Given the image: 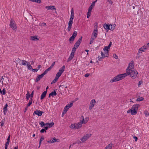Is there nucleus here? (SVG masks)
Here are the masks:
<instances>
[{
    "label": "nucleus",
    "mask_w": 149,
    "mask_h": 149,
    "mask_svg": "<svg viewBox=\"0 0 149 149\" xmlns=\"http://www.w3.org/2000/svg\"><path fill=\"white\" fill-rule=\"evenodd\" d=\"M143 83V81L142 80H141L139 81V83L138 84V87H139Z\"/></svg>",
    "instance_id": "55"
},
{
    "label": "nucleus",
    "mask_w": 149,
    "mask_h": 149,
    "mask_svg": "<svg viewBox=\"0 0 149 149\" xmlns=\"http://www.w3.org/2000/svg\"><path fill=\"white\" fill-rule=\"evenodd\" d=\"M26 99L28 100L29 99V97H30L29 93V92H27V93L26 94Z\"/></svg>",
    "instance_id": "38"
},
{
    "label": "nucleus",
    "mask_w": 149,
    "mask_h": 149,
    "mask_svg": "<svg viewBox=\"0 0 149 149\" xmlns=\"http://www.w3.org/2000/svg\"><path fill=\"white\" fill-rule=\"evenodd\" d=\"M55 63V62H53L52 63V64L51 65L49 68H50V69L51 70L53 68V66L54 65Z\"/></svg>",
    "instance_id": "50"
},
{
    "label": "nucleus",
    "mask_w": 149,
    "mask_h": 149,
    "mask_svg": "<svg viewBox=\"0 0 149 149\" xmlns=\"http://www.w3.org/2000/svg\"><path fill=\"white\" fill-rule=\"evenodd\" d=\"M97 1V0H96L95 1H93L91 3V6H90L88 9H90L91 10H92L93 6H95V3Z\"/></svg>",
    "instance_id": "24"
},
{
    "label": "nucleus",
    "mask_w": 149,
    "mask_h": 149,
    "mask_svg": "<svg viewBox=\"0 0 149 149\" xmlns=\"http://www.w3.org/2000/svg\"><path fill=\"white\" fill-rule=\"evenodd\" d=\"M30 39L32 40H38L39 39V38H37V36H31Z\"/></svg>",
    "instance_id": "20"
},
{
    "label": "nucleus",
    "mask_w": 149,
    "mask_h": 149,
    "mask_svg": "<svg viewBox=\"0 0 149 149\" xmlns=\"http://www.w3.org/2000/svg\"><path fill=\"white\" fill-rule=\"evenodd\" d=\"M110 24H105L103 26L104 29H105L109 30L110 29Z\"/></svg>",
    "instance_id": "22"
},
{
    "label": "nucleus",
    "mask_w": 149,
    "mask_h": 149,
    "mask_svg": "<svg viewBox=\"0 0 149 149\" xmlns=\"http://www.w3.org/2000/svg\"><path fill=\"white\" fill-rule=\"evenodd\" d=\"M104 54L106 57H108L109 56V50L104 51Z\"/></svg>",
    "instance_id": "40"
},
{
    "label": "nucleus",
    "mask_w": 149,
    "mask_h": 149,
    "mask_svg": "<svg viewBox=\"0 0 149 149\" xmlns=\"http://www.w3.org/2000/svg\"><path fill=\"white\" fill-rule=\"evenodd\" d=\"M57 139H56L55 137H54L53 138V139L52 140V142L53 143L55 142L57 140Z\"/></svg>",
    "instance_id": "53"
},
{
    "label": "nucleus",
    "mask_w": 149,
    "mask_h": 149,
    "mask_svg": "<svg viewBox=\"0 0 149 149\" xmlns=\"http://www.w3.org/2000/svg\"><path fill=\"white\" fill-rule=\"evenodd\" d=\"M58 78L57 77H56L52 81L51 83V84H52L54 83H55L57 81Z\"/></svg>",
    "instance_id": "34"
},
{
    "label": "nucleus",
    "mask_w": 149,
    "mask_h": 149,
    "mask_svg": "<svg viewBox=\"0 0 149 149\" xmlns=\"http://www.w3.org/2000/svg\"><path fill=\"white\" fill-rule=\"evenodd\" d=\"M74 39V31L73 32L72 36L70 37L69 39V40L70 43L72 42Z\"/></svg>",
    "instance_id": "18"
},
{
    "label": "nucleus",
    "mask_w": 149,
    "mask_h": 149,
    "mask_svg": "<svg viewBox=\"0 0 149 149\" xmlns=\"http://www.w3.org/2000/svg\"><path fill=\"white\" fill-rule=\"evenodd\" d=\"M1 93L3 95H5L6 94V91L4 88L3 89L2 91V93Z\"/></svg>",
    "instance_id": "47"
},
{
    "label": "nucleus",
    "mask_w": 149,
    "mask_h": 149,
    "mask_svg": "<svg viewBox=\"0 0 149 149\" xmlns=\"http://www.w3.org/2000/svg\"><path fill=\"white\" fill-rule=\"evenodd\" d=\"M144 99L143 97L139 96L136 99V101L137 102L142 101L144 100Z\"/></svg>",
    "instance_id": "30"
},
{
    "label": "nucleus",
    "mask_w": 149,
    "mask_h": 149,
    "mask_svg": "<svg viewBox=\"0 0 149 149\" xmlns=\"http://www.w3.org/2000/svg\"><path fill=\"white\" fill-rule=\"evenodd\" d=\"M40 25L41 26H46V23L44 22H43L41 23H40Z\"/></svg>",
    "instance_id": "46"
},
{
    "label": "nucleus",
    "mask_w": 149,
    "mask_h": 149,
    "mask_svg": "<svg viewBox=\"0 0 149 149\" xmlns=\"http://www.w3.org/2000/svg\"><path fill=\"white\" fill-rule=\"evenodd\" d=\"M16 61L18 62L20 64H22L23 65H26V63H27V62L26 61L23 60H21L19 58H18L16 60Z\"/></svg>",
    "instance_id": "11"
},
{
    "label": "nucleus",
    "mask_w": 149,
    "mask_h": 149,
    "mask_svg": "<svg viewBox=\"0 0 149 149\" xmlns=\"http://www.w3.org/2000/svg\"><path fill=\"white\" fill-rule=\"evenodd\" d=\"M139 52L138 53H137V56H136V58H139V57L140 56V53H141V52H140V51H139Z\"/></svg>",
    "instance_id": "44"
},
{
    "label": "nucleus",
    "mask_w": 149,
    "mask_h": 149,
    "mask_svg": "<svg viewBox=\"0 0 149 149\" xmlns=\"http://www.w3.org/2000/svg\"><path fill=\"white\" fill-rule=\"evenodd\" d=\"M144 113L146 116L148 117L149 116V112H148V111H146Z\"/></svg>",
    "instance_id": "49"
},
{
    "label": "nucleus",
    "mask_w": 149,
    "mask_h": 149,
    "mask_svg": "<svg viewBox=\"0 0 149 149\" xmlns=\"http://www.w3.org/2000/svg\"><path fill=\"white\" fill-rule=\"evenodd\" d=\"M140 105L138 104H136L134 105H133L131 108V109L135 110L136 111H138V108L139 107Z\"/></svg>",
    "instance_id": "14"
},
{
    "label": "nucleus",
    "mask_w": 149,
    "mask_h": 149,
    "mask_svg": "<svg viewBox=\"0 0 149 149\" xmlns=\"http://www.w3.org/2000/svg\"><path fill=\"white\" fill-rule=\"evenodd\" d=\"M132 111H131V114L135 115H136L137 113V111H136L135 110H133L132 109H131Z\"/></svg>",
    "instance_id": "33"
},
{
    "label": "nucleus",
    "mask_w": 149,
    "mask_h": 149,
    "mask_svg": "<svg viewBox=\"0 0 149 149\" xmlns=\"http://www.w3.org/2000/svg\"><path fill=\"white\" fill-rule=\"evenodd\" d=\"M51 70L50 69V68H48L45 71L42 73V75L44 76L48 72L50 71Z\"/></svg>",
    "instance_id": "28"
},
{
    "label": "nucleus",
    "mask_w": 149,
    "mask_h": 149,
    "mask_svg": "<svg viewBox=\"0 0 149 149\" xmlns=\"http://www.w3.org/2000/svg\"><path fill=\"white\" fill-rule=\"evenodd\" d=\"M116 25V24L112 25L110 24V29L109 30L113 31L115 29Z\"/></svg>",
    "instance_id": "25"
},
{
    "label": "nucleus",
    "mask_w": 149,
    "mask_h": 149,
    "mask_svg": "<svg viewBox=\"0 0 149 149\" xmlns=\"http://www.w3.org/2000/svg\"><path fill=\"white\" fill-rule=\"evenodd\" d=\"M48 10H56V8L54 6H46L45 7Z\"/></svg>",
    "instance_id": "17"
},
{
    "label": "nucleus",
    "mask_w": 149,
    "mask_h": 149,
    "mask_svg": "<svg viewBox=\"0 0 149 149\" xmlns=\"http://www.w3.org/2000/svg\"><path fill=\"white\" fill-rule=\"evenodd\" d=\"M43 77V76L42 74L40 75L37 76L36 79L35 81L36 82H38V81Z\"/></svg>",
    "instance_id": "16"
},
{
    "label": "nucleus",
    "mask_w": 149,
    "mask_h": 149,
    "mask_svg": "<svg viewBox=\"0 0 149 149\" xmlns=\"http://www.w3.org/2000/svg\"><path fill=\"white\" fill-rule=\"evenodd\" d=\"M41 133H43L44 132H46V131L45 129H42L40 131Z\"/></svg>",
    "instance_id": "52"
},
{
    "label": "nucleus",
    "mask_w": 149,
    "mask_h": 149,
    "mask_svg": "<svg viewBox=\"0 0 149 149\" xmlns=\"http://www.w3.org/2000/svg\"><path fill=\"white\" fill-rule=\"evenodd\" d=\"M82 37L81 36L77 40V42L75 43V51L76 49L78 48L80 43L81 42Z\"/></svg>",
    "instance_id": "8"
},
{
    "label": "nucleus",
    "mask_w": 149,
    "mask_h": 149,
    "mask_svg": "<svg viewBox=\"0 0 149 149\" xmlns=\"http://www.w3.org/2000/svg\"><path fill=\"white\" fill-rule=\"evenodd\" d=\"M90 75V74L89 73H86L84 75V77H88Z\"/></svg>",
    "instance_id": "60"
},
{
    "label": "nucleus",
    "mask_w": 149,
    "mask_h": 149,
    "mask_svg": "<svg viewBox=\"0 0 149 149\" xmlns=\"http://www.w3.org/2000/svg\"><path fill=\"white\" fill-rule=\"evenodd\" d=\"M126 76H127V75L125 73L119 74L111 79L110 82L113 83L114 82L118 81L123 79Z\"/></svg>",
    "instance_id": "2"
},
{
    "label": "nucleus",
    "mask_w": 149,
    "mask_h": 149,
    "mask_svg": "<svg viewBox=\"0 0 149 149\" xmlns=\"http://www.w3.org/2000/svg\"><path fill=\"white\" fill-rule=\"evenodd\" d=\"M74 45L73 47L72 52L70 54V56L68 58V59L67 62H68L69 61H70L73 58L74 56Z\"/></svg>",
    "instance_id": "5"
},
{
    "label": "nucleus",
    "mask_w": 149,
    "mask_h": 149,
    "mask_svg": "<svg viewBox=\"0 0 149 149\" xmlns=\"http://www.w3.org/2000/svg\"><path fill=\"white\" fill-rule=\"evenodd\" d=\"M39 124L41 125V127H43V126L46 125L45 123L42 121L40 122Z\"/></svg>",
    "instance_id": "41"
},
{
    "label": "nucleus",
    "mask_w": 149,
    "mask_h": 149,
    "mask_svg": "<svg viewBox=\"0 0 149 149\" xmlns=\"http://www.w3.org/2000/svg\"><path fill=\"white\" fill-rule=\"evenodd\" d=\"M44 113V112L41 111L40 110H36L33 113V115L35 116V114L37 115L38 116H41L42 114Z\"/></svg>",
    "instance_id": "10"
},
{
    "label": "nucleus",
    "mask_w": 149,
    "mask_h": 149,
    "mask_svg": "<svg viewBox=\"0 0 149 149\" xmlns=\"http://www.w3.org/2000/svg\"><path fill=\"white\" fill-rule=\"evenodd\" d=\"M70 127L72 129H74V124H72L70 126Z\"/></svg>",
    "instance_id": "45"
},
{
    "label": "nucleus",
    "mask_w": 149,
    "mask_h": 149,
    "mask_svg": "<svg viewBox=\"0 0 149 149\" xmlns=\"http://www.w3.org/2000/svg\"><path fill=\"white\" fill-rule=\"evenodd\" d=\"M80 122V123L78 122L77 124H75V129H79L81 127L82 124L81 123V120Z\"/></svg>",
    "instance_id": "13"
},
{
    "label": "nucleus",
    "mask_w": 149,
    "mask_h": 149,
    "mask_svg": "<svg viewBox=\"0 0 149 149\" xmlns=\"http://www.w3.org/2000/svg\"><path fill=\"white\" fill-rule=\"evenodd\" d=\"M70 108V107L68 106L67 105L65 106V107L64 109H66L67 110V111L68 109H69V108Z\"/></svg>",
    "instance_id": "56"
},
{
    "label": "nucleus",
    "mask_w": 149,
    "mask_h": 149,
    "mask_svg": "<svg viewBox=\"0 0 149 149\" xmlns=\"http://www.w3.org/2000/svg\"><path fill=\"white\" fill-rule=\"evenodd\" d=\"M10 25L13 29L15 30L17 29V27L16 26L15 22L13 19H11Z\"/></svg>",
    "instance_id": "4"
},
{
    "label": "nucleus",
    "mask_w": 149,
    "mask_h": 149,
    "mask_svg": "<svg viewBox=\"0 0 149 149\" xmlns=\"http://www.w3.org/2000/svg\"><path fill=\"white\" fill-rule=\"evenodd\" d=\"M52 139H50V140H48L47 141V142L48 143H53V142H52Z\"/></svg>",
    "instance_id": "63"
},
{
    "label": "nucleus",
    "mask_w": 149,
    "mask_h": 149,
    "mask_svg": "<svg viewBox=\"0 0 149 149\" xmlns=\"http://www.w3.org/2000/svg\"><path fill=\"white\" fill-rule=\"evenodd\" d=\"M27 67L28 69L29 70H31L32 69V67L30 65V63L27 62Z\"/></svg>",
    "instance_id": "36"
},
{
    "label": "nucleus",
    "mask_w": 149,
    "mask_h": 149,
    "mask_svg": "<svg viewBox=\"0 0 149 149\" xmlns=\"http://www.w3.org/2000/svg\"><path fill=\"white\" fill-rule=\"evenodd\" d=\"M125 74H126L127 76L130 75V77L132 79H134L137 77L138 73L136 70H133L129 69L128 70H127Z\"/></svg>",
    "instance_id": "1"
},
{
    "label": "nucleus",
    "mask_w": 149,
    "mask_h": 149,
    "mask_svg": "<svg viewBox=\"0 0 149 149\" xmlns=\"http://www.w3.org/2000/svg\"><path fill=\"white\" fill-rule=\"evenodd\" d=\"M108 2L110 4H112L113 2H112V1L111 0H109V1H108Z\"/></svg>",
    "instance_id": "64"
},
{
    "label": "nucleus",
    "mask_w": 149,
    "mask_h": 149,
    "mask_svg": "<svg viewBox=\"0 0 149 149\" xmlns=\"http://www.w3.org/2000/svg\"><path fill=\"white\" fill-rule=\"evenodd\" d=\"M44 139V137L43 136H41V138L40 139L39 141V145L38 148H39L40 146V145L41 144V142Z\"/></svg>",
    "instance_id": "31"
},
{
    "label": "nucleus",
    "mask_w": 149,
    "mask_h": 149,
    "mask_svg": "<svg viewBox=\"0 0 149 149\" xmlns=\"http://www.w3.org/2000/svg\"><path fill=\"white\" fill-rule=\"evenodd\" d=\"M65 66L64 65H63L61 68L59 70L58 72H60L61 73V74L64 71L65 69Z\"/></svg>",
    "instance_id": "26"
},
{
    "label": "nucleus",
    "mask_w": 149,
    "mask_h": 149,
    "mask_svg": "<svg viewBox=\"0 0 149 149\" xmlns=\"http://www.w3.org/2000/svg\"><path fill=\"white\" fill-rule=\"evenodd\" d=\"M113 57L116 59L118 58V56L116 54H113Z\"/></svg>",
    "instance_id": "58"
},
{
    "label": "nucleus",
    "mask_w": 149,
    "mask_h": 149,
    "mask_svg": "<svg viewBox=\"0 0 149 149\" xmlns=\"http://www.w3.org/2000/svg\"><path fill=\"white\" fill-rule=\"evenodd\" d=\"M74 17V11L73 8H72L71 9V17L70 19V21L68 23V30L69 31L71 28L72 25L73 23V20Z\"/></svg>",
    "instance_id": "3"
},
{
    "label": "nucleus",
    "mask_w": 149,
    "mask_h": 149,
    "mask_svg": "<svg viewBox=\"0 0 149 149\" xmlns=\"http://www.w3.org/2000/svg\"><path fill=\"white\" fill-rule=\"evenodd\" d=\"M81 142L79 140H78L77 142L76 143H75V144L77 143L78 144H79L80 143H81Z\"/></svg>",
    "instance_id": "62"
},
{
    "label": "nucleus",
    "mask_w": 149,
    "mask_h": 149,
    "mask_svg": "<svg viewBox=\"0 0 149 149\" xmlns=\"http://www.w3.org/2000/svg\"><path fill=\"white\" fill-rule=\"evenodd\" d=\"M57 95V93L56 91L54 90V91L52 92L49 94V97L51 96L54 97V96H56Z\"/></svg>",
    "instance_id": "23"
},
{
    "label": "nucleus",
    "mask_w": 149,
    "mask_h": 149,
    "mask_svg": "<svg viewBox=\"0 0 149 149\" xmlns=\"http://www.w3.org/2000/svg\"><path fill=\"white\" fill-rule=\"evenodd\" d=\"M47 92V91H45L42 93L40 97L41 100H42L44 98L46 95Z\"/></svg>",
    "instance_id": "19"
},
{
    "label": "nucleus",
    "mask_w": 149,
    "mask_h": 149,
    "mask_svg": "<svg viewBox=\"0 0 149 149\" xmlns=\"http://www.w3.org/2000/svg\"><path fill=\"white\" fill-rule=\"evenodd\" d=\"M134 66V62L133 61H132L129 63L126 69L127 70H128L129 69L132 70Z\"/></svg>",
    "instance_id": "7"
},
{
    "label": "nucleus",
    "mask_w": 149,
    "mask_h": 149,
    "mask_svg": "<svg viewBox=\"0 0 149 149\" xmlns=\"http://www.w3.org/2000/svg\"><path fill=\"white\" fill-rule=\"evenodd\" d=\"M32 98H30V100H29V102L28 103V104L26 105V106L27 107H29L32 104Z\"/></svg>",
    "instance_id": "35"
},
{
    "label": "nucleus",
    "mask_w": 149,
    "mask_h": 149,
    "mask_svg": "<svg viewBox=\"0 0 149 149\" xmlns=\"http://www.w3.org/2000/svg\"><path fill=\"white\" fill-rule=\"evenodd\" d=\"M10 141H8L6 142L5 144V147H8V146L9 144Z\"/></svg>",
    "instance_id": "48"
},
{
    "label": "nucleus",
    "mask_w": 149,
    "mask_h": 149,
    "mask_svg": "<svg viewBox=\"0 0 149 149\" xmlns=\"http://www.w3.org/2000/svg\"><path fill=\"white\" fill-rule=\"evenodd\" d=\"M91 11L92 10H91L90 9H88V12L87 15V18H89L90 16L91 13Z\"/></svg>",
    "instance_id": "32"
},
{
    "label": "nucleus",
    "mask_w": 149,
    "mask_h": 149,
    "mask_svg": "<svg viewBox=\"0 0 149 149\" xmlns=\"http://www.w3.org/2000/svg\"><path fill=\"white\" fill-rule=\"evenodd\" d=\"M81 118H82V119L81 120H80L81 121V123L83 124L86 123L89 120L88 118H86L84 119V117L82 116H81Z\"/></svg>",
    "instance_id": "12"
},
{
    "label": "nucleus",
    "mask_w": 149,
    "mask_h": 149,
    "mask_svg": "<svg viewBox=\"0 0 149 149\" xmlns=\"http://www.w3.org/2000/svg\"><path fill=\"white\" fill-rule=\"evenodd\" d=\"M51 70L50 69V68H48L45 71L42 73V75L44 76L48 72L50 71Z\"/></svg>",
    "instance_id": "29"
},
{
    "label": "nucleus",
    "mask_w": 149,
    "mask_h": 149,
    "mask_svg": "<svg viewBox=\"0 0 149 149\" xmlns=\"http://www.w3.org/2000/svg\"><path fill=\"white\" fill-rule=\"evenodd\" d=\"M101 55L103 58H104L106 57L105 54L102 52H101Z\"/></svg>",
    "instance_id": "54"
},
{
    "label": "nucleus",
    "mask_w": 149,
    "mask_h": 149,
    "mask_svg": "<svg viewBox=\"0 0 149 149\" xmlns=\"http://www.w3.org/2000/svg\"><path fill=\"white\" fill-rule=\"evenodd\" d=\"M33 93H34V91H32L31 94L30 95V97H31V98H32V97H33Z\"/></svg>",
    "instance_id": "57"
},
{
    "label": "nucleus",
    "mask_w": 149,
    "mask_h": 149,
    "mask_svg": "<svg viewBox=\"0 0 149 149\" xmlns=\"http://www.w3.org/2000/svg\"><path fill=\"white\" fill-rule=\"evenodd\" d=\"M32 70L33 72H37L38 70V69H33L32 68L31 69Z\"/></svg>",
    "instance_id": "59"
},
{
    "label": "nucleus",
    "mask_w": 149,
    "mask_h": 149,
    "mask_svg": "<svg viewBox=\"0 0 149 149\" xmlns=\"http://www.w3.org/2000/svg\"><path fill=\"white\" fill-rule=\"evenodd\" d=\"M94 40V39L93 38H91V40H90V44H91V43H93Z\"/></svg>",
    "instance_id": "51"
},
{
    "label": "nucleus",
    "mask_w": 149,
    "mask_h": 149,
    "mask_svg": "<svg viewBox=\"0 0 149 149\" xmlns=\"http://www.w3.org/2000/svg\"><path fill=\"white\" fill-rule=\"evenodd\" d=\"M54 123L53 122H52V123H49L48 126L49 128L50 127H51L54 125Z\"/></svg>",
    "instance_id": "42"
},
{
    "label": "nucleus",
    "mask_w": 149,
    "mask_h": 149,
    "mask_svg": "<svg viewBox=\"0 0 149 149\" xmlns=\"http://www.w3.org/2000/svg\"><path fill=\"white\" fill-rule=\"evenodd\" d=\"M95 103L96 101L95 99H93L91 101L89 107V109L90 110H91L92 109L93 107L94 106Z\"/></svg>",
    "instance_id": "9"
},
{
    "label": "nucleus",
    "mask_w": 149,
    "mask_h": 149,
    "mask_svg": "<svg viewBox=\"0 0 149 149\" xmlns=\"http://www.w3.org/2000/svg\"><path fill=\"white\" fill-rule=\"evenodd\" d=\"M133 138L135 139V141H137L138 140V138L137 137L134 136L133 137Z\"/></svg>",
    "instance_id": "61"
},
{
    "label": "nucleus",
    "mask_w": 149,
    "mask_h": 149,
    "mask_svg": "<svg viewBox=\"0 0 149 149\" xmlns=\"http://www.w3.org/2000/svg\"><path fill=\"white\" fill-rule=\"evenodd\" d=\"M8 105L7 104H6L4 107L3 108V112L4 114L5 115L6 113L7 112V107H8Z\"/></svg>",
    "instance_id": "27"
},
{
    "label": "nucleus",
    "mask_w": 149,
    "mask_h": 149,
    "mask_svg": "<svg viewBox=\"0 0 149 149\" xmlns=\"http://www.w3.org/2000/svg\"><path fill=\"white\" fill-rule=\"evenodd\" d=\"M61 73L58 72L56 74V77L59 78V77L61 75Z\"/></svg>",
    "instance_id": "43"
},
{
    "label": "nucleus",
    "mask_w": 149,
    "mask_h": 149,
    "mask_svg": "<svg viewBox=\"0 0 149 149\" xmlns=\"http://www.w3.org/2000/svg\"><path fill=\"white\" fill-rule=\"evenodd\" d=\"M73 101H71V102H70V103L69 104H68L67 105L70 107H70H71L73 105Z\"/></svg>",
    "instance_id": "39"
},
{
    "label": "nucleus",
    "mask_w": 149,
    "mask_h": 149,
    "mask_svg": "<svg viewBox=\"0 0 149 149\" xmlns=\"http://www.w3.org/2000/svg\"><path fill=\"white\" fill-rule=\"evenodd\" d=\"M91 135V134H87L83 136L81 139V140L82 142L86 141Z\"/></svg>",
    "instance_id": "6"
},
{
    "label": "nucleus",
    "mask_w": 149,
    "mask_h": 149,
    "mask_svg": "<svg viewBox=\"0 0 149 149\" xmlns=\"http://www.w3.org/2000/svg\"><path fill=\"white\" fill-rule=\"evenodd\" d=\"M112 143L109 144L107 147L109 149H111L112 147Z\"/></svg>",
    "instance_id": "37"
},
{
    "label": "nucleus",
    "mask_w": 149,
    "mask_h": 149,
    "mask_svg": "<svg viewBox=\"0 0 149 149\" xmlns=\"http://www.w3.org/2000/svg\"><path fill=\"white\" fill-rule=\"evenodd\" d=\"M147 49L148 48L146 47V45H144L143 46L140 48L139 50L140 51L144 52L145 50Z\"/></svg>",
    "instance_id": "21"
},
{
    "label": "nucleus",
    "mask_w": 149,
    "mask_h": 149,
    "mask_svg": "<svg viewBox=\"0 0 149 149\" xmlns=\"http://www.w3.org/2000/svg\"><path fill=\"white\" fill-rule=\"evenodd\" d=\"M97 32L98 30L97 29V28H95L92 33V35H93V36L95 37V38H96L97 37Z\"/></svg>",
    "instance_id": "15"
}]
</instances>
